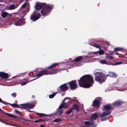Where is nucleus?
I'll use <instances>...</instances> for the list:
<instances>
[{
	"label": "nucleus",
	"instance_id": "f257e3e1",
	"mask_svg": "<svg viewBox=\"0 0 127 127\" xmlns=\"http://www.w3.org/2000/svg\"><path fill=\"white\" fill-rule=\"evenodd\" d=\"M79 84L80 87L85 88L92 86L94 83L93 77L91 75H85L81 77L78 80Z\"/></svg>",
	"mask_w": 127,
	"mask_h": 127
},
{
	"label": "nucleus",
	"instance_id": "f03ea898",
	"mask_svg": "<svg viewBox=\"0 0 127 127\" xmlns=\"http://www.w3.org/2000/svg\"><path fill=\"white\" fill-rule=\"evenodd\" d=\"M95 80L100 83L104 82L106 79L105 75L102 72H97L95 73Z\"/></svg>",
	"mask_w": 127,
	"mask_h": 127
},
{
	"label": "nucleus",
	"instance_id": "7ed1b4c3",
	"mask_svg": "<svg viewBox=\"0 0 127 127\" xmlns=\"http://www.w3.org/2000/svg\"><path fill=\"white\" fill-rule=\"evenodd\" d=\"M59 71V70L58 69L52 70L49 72L47 71L46 70H41L39 72L38 74L37 75V76L40 77L44 75H53L57 73Z\"/></svg>",
	"mask_w": 127,
	"mask_h": 127
},
{
	"label": "nucleus",
	"instance_id": "20e7f679",
	"mask_svg": "<svg viewBox=\"0 0 127 127\" xmlns=\"http://www.w3.org/2000/svg\"><path fill=\"white\" fill-rule=\"evenodd\" d=\"M41 9V13L42 16H45L47 15L50 11V10L53 8V6L52 5L47 4L46 5Z\"/></svg>",
	"mask_w": 127,
	"mask_h": 127
},
{
	"label": "nucleus",
	"instance_id": "39448f33",
	"mask_svg": "<svg viewBox=\"0 0 127 127\" xmlns=\"http://www.w3.org/2000/svg\"><path fill=\"white\" fill-rule=\"evenodd\" d=\"M35 104L33 103H26L20 105L22 108H26L28 109H30L32 108L34 106Z\"/></svg>",
	"mask_w": 127,
	"mask_h": 127
},
{
	"label": "nucleus",
	"instance_id": "423d86ee",
	"mask_svg": "<svg viewBox=\"0 0 127 127\" xmlns=\"http://www.w3.org/2000/svg\"><path fill=\"white\" fill-rule=\"evenodd\" d=\"M101 100L100 97L96 98L94 100L93 103V105L94 107L98 108L100 106L99 102Z\"/></svg>",
	"mask_w": 127,
	"mask_h": 127
},
{
	"label": "nucleus",
	"instance_id": "0eeeda50",
	"mask_svg": "<svg viewBox=\"0 0 127 127\" xmlns=\"http://www.w3.org/2000/svg\"><path fill=\"white\" fill-rule=\"evenodd\" d=\"M41 15L39 13H34L31 16L30 19L33 21H34L38 19L40 17Z\"/></svg>",
	"mask_w": 127,
	"mask_h": 127
},
{
	"label": "nucleus",
	"instance_id": "6e6552de",
	"mask_svg": "<svg viewBox=\"0 0 127 127\" xmlns=\"http://www.w3.org/2000/svg\"><path fill=\"white\" fill-rule=\"evenodd\" d=\"M18 6V3L13 4L6 6L5 7V8L6 10H11L16 8Z\"/></svg>",
	"mask_w": 127,
	"mask_h": 127
},
{
	"label": "nucleus",
	"instance_id": "1a4fd4ad",
	"mask_svg": "<svg viewBox=\"0 0 127 127\" xmlns=\"http://www.w3.org/2000/svg\"><path fill=\"white\" fill-rule=\"evenodd\" d=\"M77 84L76 81H72L68 83L69 88L72 90L77 88Z\"/></svg>",
	"mask_w": 127,
	"mask_h": 127
},
{
	"label": "nucleus",
	"instance_id": "9d476101",
	"mask_svg": "<svg viewBox=\"0 0 127 127\" xmlns=\"http://www.w3.org/2000/svg\"><path fill=\"white\" fill-rule=\"evenodd\" d=\"M25 23V20L23 19H21L16 21L14 24L16 26H18L23 25Z\"/></svg>",
	"mask_w": 127,
	"mask_h": 127
},
{
	"label": "nucleus",
	"instance_id": "9b49d317",
	"mask_svg": "<svg viewBox=\"0 0 127 127\" xmlns=\"http://www.w3.org/2000/svg\"><path fill=\"white\" fill-rule=\"evenodd\" d=\"M46 5L45 3H38L35 6V8L37 10L40 9L42 7L45 6Z\"/></svg>",
	"mask_w": 127,
	"mask_h": 127
},
{
	"label": "nucleus",
	"instance_id": "f8f14e48",
	"mask_svg": "<svg viewBox=\"0 0 127 127\" xmlns=\"http://www.w3.org/2000/svg\"><path fill=\"white\" fill-rule=\"evenodd\" d=\"M87 58V57L86 56H83L81 57V56H79L76 58L74 60L75 62H78L81 59H82L83 60H84L85 59Z\"/></svg>",
	"mask_w": 127,
	"mask_h": 127
},
{
	"label": "nucleus",
	"instance_id": "ddd939ff",
	"mask_svg": "<svg viewBox=\"0 0 127 127\" xmlns=\"http://www.w3.org/2000/svg\"><path fill=\"white\" fill-rule=\"evenodd\" d=\"M98 114H97L95 113H94L91 115V117L90 119L94 120H96L98 118Z\"/></svg>",
	"mask_w": 127,
	"mask_h": 127
},
{
	"label": "nucleus",
	"instance_id": "4468645a",
	"mask_svg": "<svg viewBox=\"0 0 127 127\" xmlns=\"http://www.w3.org/2000/svg\"><path fill=\"white\" fill-rule=\"evenodd\" d=\"M12 14H9L6 12H3L1 13V16L2 18H4L8 16H11Z\"/></svg>",
	"mask_w": 127,
	"mask_h": 127
},
{
	"label": "nucleus",
	"instance_id": "2eb2a0df",
	"mask_svg": "<svg viewBox=\"0 0 127 127\" xmlns=\"http://www.w3.org/2000/svg\"><path fill=\"white\" fill-rule=\"evenodd\" d=\"M0 77L3 78H7L8 77V74L3 72H0Z\"/></svg>",
	"mask_w": 127,
	"mask_h": 127
},
{
	"label": "nucleus",
	"instance_id": "dca6fc26",
	"mask_svg": "<svg viewBox=\"0 0 127 127\" xmlns=\"http://www.w3.org/2000/svg\"><path fill=\"white\" fill-rule=\"evenodd\" d=\"M123 103V102L121 101H116L114 102L113 103V104L114 106H118L121 105Z\"/></svg>",
	"mask_w": 127,
	"mask_h": 127
},
{
	"label": "nucleus",
	"instance_id": "f3484780",
	"mask_svg": "<svg viewBox=\"0 0 127 127\" xmlns=\"http://www.w3.org/2000/svg\"><path fill=\"white\" fill-rule=\"evenodd\" d=\"M61 89L64 91H65L68 89V86L66 84H65L61 86Z\"/></svg>",
	"mask_w": 127,
	"mask_h": 127
},
{
	"label": "nucleus",
	"instance_id": "a211bd4d",
	"mask_svg": "<svg viewBox=\"0 0 127 127\" xmlns=\"http://www.w3.org/2000/svg\"><path fill=\"white\" fill-rule=\"evenodd\" d=\"M106 76H109L110 77L113 78H116L117 77V75L114 72H110L109 73V74L106 75Z\"/></svg>",
	"mask_w": 127,
	"mask_h": 127
},
{
	"label": "nucleus",
	"instance_id": "6ab92c4d",
	"mask_svg": "<svg viewBox=\"0 0 127 127\" xmlns=\"http://www.w3.org/2000/svg\"><path fill=\"white\" fill-rule=\"evenodd\" d=\"M111 113L110 111H106L105 112H103L101 115V117H103L104 116H106L109 115Z\"/></svg>",
	"mask_w": 127,
	"mask_h": 127
},
{
	"label": "nucleus",
	"instance_id": "aec40b11",
	"mask_svg": "<svg viewBox=\"0 0 127 127\" xmlns=\"http://www.w3.org/2000/svg\"><path fill=\"white\" fill-rule=\"evenodd\" d=\"M68 107V105L67 103H64L61 104L59 106V108L60 109L63 108H66Z\"/></svg>",
	"mask_w": 127,
	"mask_h": 127
},
{
	"label": "nucleus",
	"instance_id": "412c9836",
	"mask_svg": "<svg viewBox=\"0 0 127 127\" xmlns=\"http://www.w3.org/2000/svg\"><path fill=\"white\" fill-rule=\"evenodd\" d=\"M84 124L86 125H92L94 124V122L93 121H85Z\"/></svg>",
	"mask_w": 127,
	"mask_h": 127
},
{
	"label": "nucleus",
	"instance_id": "4be33fe9",
	"mask_svg": "<svg viewBox=\"0 0 127 127\" xmlns=\"http://www.w3.org/2000/svg\"><path fill=\"white\" fill-rule=\"evenodd\" d=\"M99 62L102 64H110L108 62L105 60H102L99 61Z\"/></svg>",
	"mask_w": 127,
	"mask_h": 127
},
{
	"label": "nucleus",
	"instance_id": "5701e85b",
	"mask_svg": "<svg viewBox=\"0 0 127 127\" xmlns=\"http://www.w3.org/2000/svg\"><path fill=\"white\" fill-rule=\"evenodd\" d=\"M111 107L110 105H107L105 106L104 107V111L105 110H107V111H109L111 109Z\"/></svg>",
	"mask_w": 127,
	"mask_h": 127
},
{
	"label": "nucleus",
	"instance_id": "b1692460",
	"mask_svg": "<svg viewBox=\"0 0 127 127\" xmlns=\"http://www.w3.org/2000/svg\"><path fill=\"white\" fill-rule=\"evenodd\" d=\"M71 108H73V110L75 109L77 110H78L79 109V107L78 106L75 104H74L73 106Z\"/></svg>",
	"mask_w": 127,
	"mask_h": 127
},
{
	"label": "nucleus",
	"instance_id": "393cba45",
	"mask_svg": "<svg viewBox=\"0 0 127 127\" xmlns=\"http://www.w3.org/2000/svg\"><path fill=\"white\" fill-rule=\"evenodd\" d=\"M96 52H97V54H98L100 55H102L104 54V52L103 50L100 49L97 51Z\"/></svg>",
	"mask_w": 127,
	"mask_h": 127
},
{
	"label": "nucleus",
	"instance_id": "a878e982",
	"mask_svg": "<svg viewBox=\"0 0 127 127\" xmlns=\"http://www.w3.org/2000/svg\"><path fill=\"white\" fill-rule=\"evenodd\" d=\"M91 45L93 46L96 47L99 49H100L101 48V47L97 44H96L95 43H92Z\"/></svg>",
	"mask_w": 127,
	"mask_h": 127
},
{
	"label": "nucleus",
	"instance_id": "bb28decb",
	"mask_svg": "<svg viewBox=\"0 0 127 127\" xmlns=\"http://www.w3.org/2000/svg\"><path fill=\"white\" fill-rule=\"evenodd\" d=\"M58 64V63H54L52 65H51L50 66L48 67V68H52V67H53L57 65Z\"/></svg>",
	"mask_w": 127,
	"mask_h": 127
},
{
	"label": "nucleus",
	"instance_id": "cd10ccee",
	"mask_svg": "<svg viewBox=\"0 0 127 127\" xmlns=\"http://www.w3.org/2000/svg\"><path fill=\"white\" fill-rule=\"evenodd\" d=\"M81 65V64H79L78 63H75L74 65H73L72 67H73L76 66H79Z\"/></svg>",
	"mask_w": 127,
	"mask_h": 127
},
{
	"label": "nucleus",
	"instance_id": "c85d7f7f",
	"mask_svg": "<svg viewBox=\"0 0 127 127\" xmlns=\"http://www.w3.org/2000/svg\"><path fill=\"white\" fill-rule=\"evenodd\" d=\"M12 106L13 107H17L18 108H21V107L22 106H19V105L16 104H12Z\"/></svg>",
	"mask_w": 127,
	"mask_h": 127
},
{
	"label": "nucleus",
	"instance_id": "c756f323",
	"mask_svg": "<svg viewBox=\"0 0 127 127\" xmlns=\"http://www.w3.org/2000/svg\"><path fill=\"white\" fill-rule=\"evenodd\" d=\"M73 110V108H70V110L68 111H67L66 112V113L67 114H69L70 113H71L72 110Z\"/></svg>",
	"mask_w": 127,
	"mask_h": 127
},
{
	"label": "nucleus",
	"instance_id": "7c9ffc66",
	"mask_svg": "<svg viewBox=\"0 0 127 127\" xmlns=\"http://www.w3.org/2000/svg\"><path fill=\"white\" fill-rule=\"evenodd\" d=\"M122 50V49L121 48L118 47L116 48H115L114 49V50L115 51H121Z\"/></svg>",
	"mask_w": 127,
	"mask_h": 127
},
{
	"label": "nucleus",
	"instance_id": "2f4dec72",
	"mask_svg": "<svg viewBox=\"0 0 127 127\" xmlns=\"http://www.w3.org/2000/svg\"><path fill=\"white\" fill-rule=\"evenodd\" d=\"M61 121V120L59 118L54 120V122H59Z\"/></svg>",
	"mask_w": 127,
	"mask_h": 127
},
{
	"label": "nucleus",
	"instance_id": "473e14b6",
	"mask_svg": "<svg viewBox=\"0 0 127 127\" xmlns=\"http://www.w3.org/2000/svg\"><path fill=\"white\" fill-rule=\"evenodd\" d=\"M56 95V93H55L53 94L50 95L49 96V97L50 98H52L55 95Z\"/></svg>",
	"mask_w": 127,
	"mask_h": 127
},
{
	"label": "nucleus",
	"instance_id": "72a5a7b5",
	"mask_svg": "<svg viewBox=\"0 0 127 127\" xmlns=\"http://www.w3.org/2000/svg\"><path fill=\"white\" fill-rule=\"evenodd\" d=\"M108 119L107 117H105L102 118L101 119V120L102 121H105L107 120Z\"/></svg>",
	"mask_w": 127,
	"mask_h": 127
},
{
	"label": "nucleus",
	"instance_id": "f704fd0d",
	"mask_svg": "<svg viewBox=\"0 0 127 127\" xmlns=\"http://www.w3.org/2000/svg\"><path fill=\"white\" fill-rule=\"evenodd\" d=\"M6 114H7L9 116L11 117H12V118H15L16 117L14 116L13 115H12L11 114H9L8 113H5Z\"/></svg>",
	"mask_w": 127,
	"mask_h": 127
},
{
	"label": "nucleus",
	"instance_id": "c9c22d12",
	"mask_svg": "<svg viewBox=\"0 0 127 127\" xmlns=\"http://www.w3.org/2000/svg\"><path fill=\"white\" fill-rule=\"evenodd\" d=\"M122 62L121 61H119L118 62H115V63L114 64H113V65H118V64H122Z\"/></svg>",
	"mask_w": 127,
	"mask_h": 127
},
{
	"label": "nucleus",
	"instance_id": "e433bc0d",
	"mask_svg": "<svg viewBox=\"0 0 127 127\" xmlns=\"http://www.w3.org/2000/svg\"><path fill=\"white\" fill-rule=\"evenodd\" d=\"M36 114L37 115L40 116L41 117H43L46 115L45 114L42 113H37Z\"/></svg>",
	"mask_w": 127,
	"mask_h": 127
},
{
	"label": "nucleus",
	"instance_id": "4c0bfd02",
	"mask_svg": "<svg viewBox=\"0 0 127 127\" xmlns=\"http://www.w3.org/2000/svg\"><path fill=\"white\" fill-rule=\"evenodd\" d=\"M29 82L28 81H27L25 82H24L22 83H20L21 85L22 86H23L24 85H25L27 83H29Z\"/></svg>",
	"mask_w": 127,
	"mask_h": 127
},
{
	"label": "nucleus",
	"instance_id": "58836bf2",
	"mask_svg": "<svg viewBox=\"0 0 127 127\" xmlns=\"http://www.w3.org/2000/svg\"><path fill=\"white\" fill-rule=\"evenodd\" d=\"M92 54H94L96 55H97V52H89L88 53V55H90Z\"/></svg>",
	"mask_w": 127,
	"mask_h": 127
},
{
	"label": "nucleus",
	"instance_id": "ea45409f",
	"mask_svg": "<svg viewBox=\"0 0 127 127\" xmlns=\"http://www.w3.org/2000/svg\"><path fill=\"white\" fill-rule=\"evenodd\" d=\"M117 90L119 91H123L125 90L126 89L123 88H118Z\"/></svg>",
	"mask_w": 127,
	"mask_h": 127
},
{
	"label": "nucleus",
	"instance_id": "a19ab883",
	"mask_svg": "<svg viewBox=\"0 0 127 127\" xmlns=\"http://www.w3.org/2000/svg\"><path fill=\"white\" fill-rule=\"evenodd\" d=\"M86 57H87V58H85L84 59V60H83V62H84L85 63H87L88 62V61L87 60H88V57H88V56H86Z\"/></svg>",
	"mask_w": 127,
	"mask_h": 127
},
{
	"label": "nucleus",
	"instance_id": "79ce46f5",
	"mask_svg": "<svg viewBox=\"0 0 127 127\" xmlns=\"http://www.w3.org/2000/svg\"><path fill=\"white\" fill-rule=\"evenodd\" d=\"M12 96L15 97L16 95V93H14L11 94Z\"/></svg>",
	"mask_w": 127,
	"mask_h": 127
},
{
	"label": "nucleus",
	"instance_id": "37998d69",
	"mask_svg": "<svg viewBox=\"0 0 127 127\" xmlns=\"http://www.w3.org/2000/svg\"><path fill=\"white\" fill-rule=\"evenodd\" d=\"M73 101H77V98L75 97H73L72 100Z\"/></svg>",
	"mask_w": 127,
	"mask_h": 127
},
{
	"label": "nucleus",
	"instance_id": "c03bdc74",
	"mask_svg": "<svg viewBox=\"0 0 127 127\" xmlns=\"http://www.w3.org/2000/svg\"><path fill=\"white\" fill-rule=\"evenodd\" d=\"M68 99V102H69L70 100V98H69V97H66L64 99V101L65 100H66V99Z\"/></svg>",
	"mask_w": 127,
	"mask_h": 127
},
{
	"label": "nucleus",
	"instance_id": "a18cd8bd",
	"mask_svg": "<svg viewBox=\"0 0 127 127\" xmlns=\"http://www.w3.org/2000/svg\"><path fill=\"white\" fill-rule=\"evenodd\" d=\"M98 59V58H93L92 59V61L93 62L95 61H96Z\"/></svg>",
	"mask_w": 127,
	"mask_h": 127
},
{
	"label": "nucleus",
	"instance_id": "49530a36",
	"mask_svg": "<svg viewBox=\"0 0 127 127\" xmlns=\"http://www.w3.org/2000/svg\"><path fill=\"white\" fill-rule=\"evenodd\" d=\"M26 4L24 3L23 4L22 6H21V7L23 8H24L26 7Z\"/></svg>",
	"mask_w": 127,
	"mask_h": 127
},
{
	"label": "nucleus",
	"instance_id": "de8ad7c7",
	"mask_svg": "<svg viewBox=\"0 0 127 127\" xmlns=\"http://www.w3.org/2000/svg\"><path fill=\"white\" fill-rule=\"evenodd\" d=\"M107 58L112 60H113V58L112 56H107Z\"/></svg>",
	"mask_w": 127,
	"mask_h": 127
},
{
	"label": "nucleus",
	"instance_id": "09e8293b",
	"mask_svg": "<svg viewBox=\"0 0 127 127\" xmlns=\"http://www.w3.org/2000/svg\"><path fill=\"white\" fill-rule=\"evenodd\" d=\"M0 102L3 103L4 104H5L6 102L2 101L1 99L0 98Z\"/></svg>",
	"mask_w": 127,
	"mask_h": 127
},
{
	"label": "nucleus",
	"instance_id": "8fccbe9b",
	"mask_svg": "<svg viewBox=\"0 0 127 127\" xmlns=\"http://www.w3.org/2000/svg\"><path fill=\"white\" fill-rule=\"evenodd\" d=\"M63 110H61L59 111V113L60 115H61L63 113Z\"/></svg>",
	"mask_w": 127,
	"mask_h": 127
},
{
	"label": "nucleus",
	"instance_id": "3c124183",
	"mask_svg": "<svg viewBox=\"0 0 127 127\" xmlns=\"http://www.w3.org/2000/svg\"><path fill=\"white\" fill-rule=\"evenodd\" d=\"M15 112L17 113H20V112L17 110H16Z\"/></svg>",
	"mask_w": 127,
	"mask_h": 127
},
{
	"label": "nucleus",
	"instance_id": "603ef678",
	"mask_svg": "<svg viewBox=\"0 0 127 127\" xmlns=\"http://www.w3.org/2000/svg\"><path fill=\"white\" fill-rule=\"evenodd\" d=\"M40 127H44V126L43 125H40Z\"/></svg>",
	"mask_w": 127,
	"mask_h": 127
},
{
	"label": "nucleus",
	"instance_id": "864d4df0",
	"mask_svg": "<svg viewBox=\"0 0 127 127\" xmlns=\"http://www.w3.org/2000/svg\"><path fill=\"white\" fill-rule=\"evenodd\" d=\"M20 76H15L14 77H13V78H15L16 77H19Z\"/></svg>",
	"mask_w": 127,
	"mask_h": 127
},
{
	"label": "nucleus",
	"instance_id": "5fc2aeb1",
	"mask_svg": "<svg viewBox=\"0 0 127 127\" xmlns=\"http://www.w3.org/2000/svg\"><path fill=\"white\" fill-rule=\"evenodd\" d=\"M39 122V120H37L35 121V122Z\"/></svg>",
	"mask_w": 127,
	"mask_h": 127
},
{
	"label": "nucleus",
	"instance_id": "6e6d98bb",
	"mask_svg": "<svg viewBox=\"0 0 127 127\" xmlns=\"http://www.w3.org/2000/svg\"><path fill=\"white\" fill-rule=\"evenodd\" d=\"M96 126V125H93L92 126L93 127H95Z\"/></svg>",
	"mask_w": 127,
	"mask_h": 127
},
{
	"label": "nucleus",
	"instance_id": "4d7b16f0",
	"mask_svg": "<svg viewBox=\"0 0 127 127\" xmlns=\"http://www.w3.org/2000/svg\"><path fill=\"white\" fill-rule=\"evenodd\" d=\"M21 0V1H23L24 0Z\"/></svg>",
	"mask_w": 127,
	"mask_h": 127
},
{
	"label": "nucleus",
	"instance_id": "13d9d810",
	"mask_svg": "<svg viewBox=\"0 0 127 127\" xmlns=\"http://www.w3.org/2000/svg\"><path fill=\"white\" fill-rule=\"evenodd\" d=\"M5 124H6V125H8V124H7V123H5Z\"/></svg>",
	"mask_w": 127,
	"mask_h": 127
},
{
	"label": "nucleus",
	"instance_id": "bf43d9fd",
	"mask_svg": "<svg viewBox=\"0 0 127 127\" xmlns=\"http://www.w3.org/2000/svg\"><path fill=\"white\" fill-rule=\"evenodd\" d=\"M0 121H1V122H2V123H4V122H2L1 121H0Z\"/></svg>",
	"mask_w": 127,
	"mask_h": 127
},
{
	"label": "nucleus",
	"instance_id": "052dcab7",
	"mask_svg": "<svg viewBox=\"0 0 127 127\" xmlns=\"http://www.w3.org/2000/svg\"><path fill=\"white\" fill-rule=\"evenodd\" d=\"M0 121H1V122H2V123H4V122H2L1 121H0Z\"/></svg>",
	"mask_w": 127,
	"mask_h": 127
},
{
	"label": "nucleus",
	"instance_id": "680f3d73",
	"mask_svg": "<svg viewBox=\"0 0 127 127\" xmlns=\"http://www.w3.org/2000/svg\"><path fill=\"white\" fill-rule=\"evenodd\" d=\"M29 112H32V111H29Z\"/></svg>",
	"mask_w": 127,
	"mask_h": 127
},
{
	"label": "nucleus",
	"instance_id": "e2e57ef3",
	"mask_svg": "<svg viewBox=\"0 0 127 127\" xmlns=\"http://www.w3.org/2000/svg\"><path fill=\"white\" fill-rule=\"evenodd\" d=\"M116 55H118V53H116Z\"/></svg>",
	"mask_w": 127,
	"mask_h": 127
},
{
	"label": "nucleus",
	"instance_id": "0e129e2a",
	"mask_svg": "<svg viewBox=\"0 0 127 127\" xmlns=\"http://www.w3.org/2000/svg\"><path fill=\"white\" fill-rule=\"evenodd\" d=\"M0 1H1V0H0Z\"/></svg>",
	"mask_w": 127,
	"mask_h": 127
}]
</instances>
